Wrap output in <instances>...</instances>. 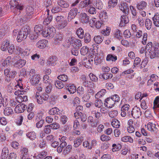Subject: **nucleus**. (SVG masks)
<instances>
[{"label": "nucleus", "instance_id": "1", "mask_svg": "<svg viewBox=\"0 0 159 159\" xmlns=\"http://www.w3.org/2000/svg\"><path fill=\"white\" fill-rule=\"evenodd\" d=\"M45 88V93H43L41 95L38 92H36V97L37 102L39 104H42L43 102V101H46L48 99L49 96L48 94L50 93L52 89V85L51 84L46 85Z\"/></svg>", "mask_w": 159, "mask_h": 159}, {"label": "nucleus", "instance_id": "2", "mask_svg": "<svg viewBox=\"0 0 159 159\" xmlns=\"http://www.w3.org/2000/svg\"><path fill=\"white\" fill-rule=\"evenodd\" d=\"M4 73L6 76L5 80L9 82L14 78L17 72L15 70H11L10 68H7L4 70Z\"/></svg>", "mask_w": 159, "mask_h": 159}, {"label": "nucleus", "instance_id": "3", "mask_svg": "<svg viewBox=\"0 0 159 159\" xmlns=\"http://www.w3.org/2000/svg\"><path fill=\"white\" fill-rule=\"evenodd\" d=\"M55 29L53 27L47 28L42 33V35L44 37H53L55 33Z\"/></svg>", "mask_w": 159, "mask_h": 159}, {"label": "nucleus", "instance_id": "4", "mask_svg": "<svg viewBox=\"0 0 159 159\" xmlns=\"http://www.w3.org/2000/svg\"><path fill=\"white\" fill-rule=\"evenodd\" d=\"M141 114L142 111L141 109L137 106L134 107L131 111L132 116L135 119L139 118L141 115Z\"/></svg>", "mask_w": 159, "mask_h": 159}, {"label": "nucleus", "instance_id": "5", "mask_svg": "<svg viewBox=\"0 0 159 159\" xmlns=\"http://www.w3.org/2000/svg\"><path fill=\"white\" fill-rule=\"evenodd\" d=\"M158 127V125L152 122H149L147 124L148 129L154 134H157L158 131V130L157 128Z\"/></svg>", "mask_w": 159, "mask_h": 159}, {"label": "nucleus", "instance_id": "6", "mask_svg": "<svg viewBox=\"0 0 159 159\" xmlns=\"http://www.w3.org/2000/svg\"><path fill=\"white\" fill-rule=\"evenodd\" d=\"M27 106L24 104H19L17 105L15 108V111L16 113H21L23 112Z\"/></svg>", "mask_w": 159, "mask_h": 159}, {"label": "nucleus", "instance_id": "7", "mask_svg": "<svg viewBox=\"0 0 159 159\" xmlns=\"http://www.w3.org/2000/svg\"><path fill=\"white\" fill-rule=\"evenodd\" d=\"M74 116L76 119H80L83 122L86 121L87 119L86 114L82 113L81 112H75L74 114Z\"/></svg>", "mask_w": 159, "mask_h": 159}, {"label": "nucleus", "instance_id": "8", "mask_svg": "<svg viewBox=\"0 0 159 159\" xmlns=\"http://www.w3.org/2000/svg\"><path fill=\"white\" fill-rule=\"evenodd\" d=\"M145 55L146 57H149L151 59H153L155 57H158L157 53L153 49L149 50L148 52H145Z\"/></svg>", "mask_w": 159, "mask_h": 159}, {"label": "nucleus", "instance_id": "9", "mask_svg": "<svg viewBox=\"0 0 159 159\" xmlns=\"http://www.w3.org/2000/svg\"><path fill=\"white\" fill-rule=\"evenodd\" d=\"M30 79V83L33 85H35L38 84L40 79V75H36L35 76Z\"/></svg>", "mask_w": 159, "mask_h": 159}, {"label": "nucleus", "instance_id": "10", "mask_svg": "<svg viewBox=\"0 0 159 159\" xmlns=\"http://www.w3.org/2000/svg\"><path fill=\"white\" fill-rule=\"evenodd\" d=\"M66 89L70 93H74L76 92V87L73 84L70 83L66 84Z\"/></svg>", "mask_w": 159, "mask_h": 159}, {"label": "nucleus", "instance_id": "11", "mask_svg": "<svg viewBox=\"0 0 159 159\" xmlns=\"http://www.w3.org/2000/svg\"><path fill=\"white\" fill-rule=\"evenodd\" d=\"M48 42L46 40H40L37 43L36 46L40 49L46 47Z\"/></svg>", "mask_w": 159, "mask_h": 159}, {"label": "nucleus", "instance_id": "12", "mask_svg": "<svg viewBox=\"0 0 159 159\" xmlns=\"http://www.w3.org/2000/svg\"><path fill=\"white\" fill-rule=\"evenodd\" d=\"M115 103V101L110 98H107L105 101L104 104L108 107H112Z\"/></svg>", "mask_w": 159, "mask_h": 159}, {"label": "nucleus", "instance_id": "13", "mask_svg": "<svg viewBox=\"0 0 159 159\" xmlns=\"http://www.w3.org/2000/svg\"><path fill=\"white\" fill-rule=\"evenodd\" d=\"M69 21L66 20H64L57 24L56 26L58 29H62L66 27Z\"/></svg>", "mask_w": 159, "mask_h": 159}, {"label": "nucleus", "instance_id": "14", "mask_svg": "<svg viewBox=\"0 0 159 159\" xmlns=\"http://www.w3.org/2000/svg\"><path fill=\"white\" fill-rule=\"evenodd\" d=\"M129 22V19L126 15H122L121 17V21L119 26L121 27L124 26L125 25Z\"/></svg>", "mask_w": 159, "mask_h": 159}, {"label": "nucleus", "instance_id": "15", "mask_svg": "<svg viewBox=\"0 0 159 159\" xmlns=\"http://www.w3.org/2000/svg\"><path fill=\"white\" fill-rule=\"evenodd\" d=\"M80 17L81 21L83 23H86L89 21V16L85 13H81Z\"/></svg>", "mask_w": 159, "mask_h": 159}, {"label": "nucleus", "instance_id": "16", "mask_svg": "<svg viewBox=\"0 0 159 159\" xmlns=\"http://www.w3.org/2000/svg\"><path fill=\"white\" fill-rule=\"evenodd\" d=\"M62 35L61 34H57L54 38V43L55 44H58L61 43L63 40Z\"/></svg>", "mask_w": 159, "mask_h": 159}, {"label": "nucleus", "instance_id": "17", "mask_svg": "<svg viewBox=\"0 0 159 159\" xmlns=\"http://www.w3.org/2000/svg\"><path fill=\"white\" fill-rule=\"evenodd\" d=\"M57 58L55 56L50 57L49 58L47 61L48 65L54 66L56 64V61Z\"/></svg>", "mask_w": 159, "mask_h": 159}, {"label": "nucleus", "instance_id": "18", "mask_svg": "<svg viewBox=\"0 0 159 159\" xmlns=\"http://www.w3.org/2000/svg\"><path fill=\"white\" fill-rule=\"evenodd\" d=\"M22 31L20 30L19 31L17 36L16 38L18 42L21 41L25 39L27 37H26V35L24 34L23 33L21 32Z\"/></svg>", "mask_w": 159, "mask_h": 159}, {"label": "nucleus", "instance_id": "19", "mask_svg": "<svg viewBox=\"0 0 159 159\" xmlns=\"http://www.w3.org/2000/svg\"><path fill=\"white\" fill-rule=\"evenodd\" d=\"M8 104L7 98H3L1 93L0 92V108L2 106L5 107L7 106Z\"/></svg>", "mask_w": 159, "mask_h": 159}, {"label": "nucleus", "instance_id": "20", "mask_svg": "<svg viewBox=\"0 0 159 159\" xmlns=\"http://www.w3.org/2000/svg\"><path fill=\"white\" fill-rule=\"evenodd\" d=\"M43 26L41 25H36L34 27V32L39 35L41 34L42 35V33L44 31L43 30Z\"/></svg>", "mask_w": 159, "mask_h": 159}, {"label": "nucleus", "instance_id": "21", "mask_svg": "<svg viewBox=\"0 0 159 159\" xmlns=\"http://www.w3.org/2000/svg\"><path fill=\"white\" fill-rule=\"evenodd\" d=\"M26 61L23 59H20L14 64V66L18 68H21L25 64Z\"/></svg>", "mask_w": 159, "mask_h": 159}, {"label": "nucleus", "instance_id": "22", "mask_svg": "<svg viewBox=\"0 0 159 159\" xmlns=\"http://www.w3.org/2000/svg\"><path fill=\"white\" fill-rule=\"evenodd\" d=\"M22 32L24 34L26 35V37H27L28 35L31 32V29L30 27L27 26L25 25L21 29Z\"/></svg>", "mask_w": 159, "mask_h": 159}, {"label": "nucleus", "instance_id": "23", "mask_svg": "<svg viewBox=\"0 0 159 159\" xmlns=\"http://www.w3.org/2000/svg\"><path fill=\"white\" fill-rule=\"evenodd\" d=\"M72 146L70 145H68L63 148L62 153L65 156L67 155L70 153L71 150Z\"/></svg>", "mask_w": 159, "mask_h": 159}, {"label": "nucleus", "instance_id": "24", "mask_svg": "<svg viewBox=\"0 0 159 159\" xmlns=\"http://www.w3.org/2000/svg\"><path fill=\"white\" fill-rule=\"evenodd\" d=\"M19 52L22 55L24 56H28L31 54V51L30 49L28 48L25 49V50H23L21 48L18 49Z\"/></svg>", "mask_w": 159, "mask_h": 159}, {"label": "nucleus", "instance_id": "25", "mask_svg": "<svg viewBox=\"0 0 159 159\" xmlns=\"http://www.w3.org/2000/svg\"><path fill=\"white\" fill-rule=\"evenodd\" d=\"M28 149L26 148H22L20 151V157H27L28 155Z\"/></svg>", "mask_w": 159, "mask_h": 159}, {"label": "nucleus", "instance_id": "26", "mask_svg": "<svg viewBox=\"0 0 159 159\" xmlns=\"http://www.w3.org/2000/svg\"><path fill=\"white\" fill-rule=\"evenodd\" d=\"M153 23L155 25L159 27V14L156 13L152 18Z\"/></svg>", "mask_w": 159, "mask_h": 159}, {"label": "nucleus", "instance_id": "27", "mask_svg": "<svg viewBox=\"0 0 159 159\" xmlns=\"http://www.w3.org/2000/svg\"><path fill=\"white\" fill-rule=\"evenodd\" d=\"M92 6V5H91L89 6V7H90L88 10H96V9L101 10L102 8L103 7V5L101 2L97 3L96 4V6H95V8Z\"/></svg>", "mask_w": 159, "mask_h": 159}, {"label": "nucleus", "instance_id": "28", "mask_svg": "<svg viewBox=\"0 0 159 159\" xmlns=\"http://www.w3.org/2000/svg\"><path fill=\"white\" fill-rule=\"evenodd\" d=\"M103 39L104 38L102 35H97L94 37L93 40L95 43L99 44L102 42Z\"/></svg>", "mask_w": 159, "mask_h": 159}, {"label": "nucleus", "instance_id": "29", "mask_svg": "<svg viewBox=\"0 0 159 159\" xmlns=\"http://www.w3.org/2000/svg\"><path fill=\"white\" fill-rule=\"evenodd\" d=\"M91 3V2L90 0H83L80 2L79 5L81 8H83L87 7Z\"/></svg>", "mask_w": 159, "mask_h": 159}, {"label": "nucleus", "instance_id": "30", "mask_svg": "<svg viewBox=\"0 0 159 159\" xmlns=\"http://www.w3.org/2000/svg\"><path fill=\"white\" fill-rule=\"evenodd\" d=\"M83 140V137H81L79 138H77L74 142V146L75 148L78 147L82 143Z\"/></svg>", "mask_w": 159, "mask_h": 159}, {"label": "nucleus", "instance_id": "31", "mask_svg": "<svg viewBox=\"0 0 159 159\" xmlns=\"http://www.w3.org/2000/svg\"><path fill=\"white\" fill-rule=\"evenodd\" d=\"M10 45L9 42L7 41H5L3 43L1 46V49L3 51H6Z\"/></svg>", "mask_w": 159, "mask_h": 159}, {"label": "nucleus", "instance_id": "32", "mask_svg": "<svg viewBox=\"0 0 159 159\" xmlns=\"http://www.w3.org/2000/svg\"><path fill=\"white\" fill-rule=\"evenodd\" d=\"M26 135L28 138L32 140H34L36 137V134L34 131L28 133L26 134Z\"/></svg>", "mask_w": 159, "mask_h": 159}, {"label": "nucleus", "instance_id": "33", "mask_svg": "<svg viewBox=\"0 0 159 159\" xmlns=\"http://www.w3.org/2000/svg\"><path fill=\"white\" fill-rule=\"evenodd\" d=\"M106 11H101L99 14V17L102 20L104 21L108 18V16L107 15V13Z\"/></svg>", "mask_w": 159, "mask_h": 159}, {"label": "nucleus", "instance_id": "34", "mask_svg": "<svg viewBox=\"0 0 159 159\" xmlns=\"http://www.w3.org/2000/svg\"><path fill=\"white\" fill-rule=\"evenodd\" d=\"M147 6V3L144 1H142L138 3L137 5V8L139 9H145Z\"/></svg>", "mask_w": 159, "mask_h": 159}, {"label": "nucleus", "instance_id": "35", "mask_svg": "<svg viewBox=\"0 0 159 159\" xmlns=\"http://www.w3.org/2000/svg\"><path fill=\"white\" fill-rule=\"evenodd\" d=\"M119 121L116 119H113L111 122V125L112 126L116 128H119L120 126Z\"/></svg>", "mask_w": 159, "mask_h": 159}, {"label": "nucleus", "instance_id": "36", "mask_svg": "<svg viewBox=\"0 0 159 159\" xmlns=\"http://www.w3.org/2000/svg\"><path fill=\"white\" fill-rule=\"evenodd\" d=\"M58 4L60 6L63 8H67L69 6V4L63 0H59L58 2Z\"/></svg>", "mask_w": 159, "mask_h": 159}, {"label": "nucleus", "instance_id": "37", "mask_svg": "<svg viewBox=\"0 0 159 159\" xmlns=\"http://www.w3.org/2000/svg\"><path fill=\"white\" fill-rule=\"evenodd\" d=\"M55 85L56 87L59 89H62L64 86L63 83L59 80H56L55 82Z\"/></svg>", "mask_w": 159, "mask_h": 159}, {"label": "nucleus", "instance_id": "38", "mask_svg": "<svg viewBox=\"0 0 159 159\" xmlns=\"http://www.w3.org/2000/svg\"><path fill=\"white\" fill-rule=\"evenodd\" d=\"M59 109L56 107L52 108L49 111L48 113L50 115H54L58 114Z\"/></svg>", "mask_w": 159, "mask_h": 159}, {"label": "nucleus", "instance_id": "39", "mask_svg": "<svg viewBox=\"0 0 159 159\" xmlns=\"http://www.w3.org/2000/svg\"><path fill=\"white\" fill-rule=\"evenodd\" d=\"M76 33L79 38L82 39L84 37V32L83 30L81 28H79L76 31Z\"/></svg>", "mask_w": 159, "mask_h": 159}, {"label": "nucleus", "instance_id": "40", "mask_svg": "<svg viewBox=\"0 0 159 159\" xmlns=\"http://www.w3.org/2000/svg\"><path fill=\"white\" fill-rule=\"evenodd\" d=\"M37 143L39 144V147L40 148H43L46 146V142L43 139H38Z\"/></svg>", "mask_w": 159, "mask_h": 159}, {"label": "nucleus", "instance_id": "41", "mask_svg": "<svg viewBox=\"0 0 159 159\" xmlns=\"http://www.w3.org/2000/svg\"><path fill=\"white\" fill-rule=\"evenodd\" d=\"M94 104L96 107L100 108L102 106L103 103L101 100L98 98L95 100Z\"/></svg>", "mask_w": 159, "mask_h": 159}, {"label": "nucleus", "instance_id": "42", "mask_svg": "<svg viewBox=\"0 0 159 159\" xmlns=\"http://www.w3.org/2000/svg\"><path fill=\"white\" fill-rule=\"evenodd\" d=\"M106 92V90L105 89H102L100 91L98 92L95 95V98H99L103 96Z\"/></svg>", "mask_w": 159, "mask_h": 159}, {"label": "nucleus", "instance_id": "43", "mask_svg": "<svg viewBox=\"0 0 159 159\" xmlns=\"http://www.w3.org/2000/svg\"><path fill=\"white\" fill-rule=\"evenodd\" d=\"M119 7L120 10H129V5L126 2L121 3Z\"/></svg>", "mask_w": 159, "mask_h": 159}, {"label": "nucleus", "instance_id": "44", "mask_svg": "<svg viewBox=\"0 0 159 159\" xmlns=\"http://www.w3.org/2000/svg\"><path fill=\"white\" fill-rule=\"evenodd\" d=\"M11 57H8L2 63V66H9L11 62Z\"/></svg>", "mask_w": 159, "mask_h": 159}, {"label": "nucleus", "instance_id": "45", "mask_svg": "<svg viewBox=\"0 0 159 159\" xmlns=\"http://www.w3.org/2000/svg\"><path fill=\"white\" fill-rule=\"evenodd\" d=\"M114 35L115 38L119 39L122 38V33H120V31L119 30H117L115 31Z\"/></svg>", "mask_w": 159, "mask_h": 159}, {"label": "nucleus", "instance_id": "46", "mask_svg": "<svg viewBox=\"0 0 159 159\" xmlns=\"http://www.w3.org/2000/svg\"><path fill=\"white\" fill-rule=\"evenodd\" d=\"M117 59V57L116 56H113L111 54H108L107 55L106 60L107 61H115Z\"/></svg>", "mask_w": 159, "mask_h": 159}, {"label": "nucleus", "instance_id": "47", "mask_svg": "<svg viewBox=\"0 0 159 159\" xmlns=\"http://www.w3.org/2000/svg\"><path fill=\"white\" fill-rule=\"evenodd\" d=\"M47 154L46 152L42 151L38 155L35 156L36 159H42L45 157Z\"/></svg>", "mask_w": 159, "mask_h": 159}, {"label": "nucleus", "instance_id": "48", "mask_svg": "<svg viewBox=\"0 0 159 159\" xmlns=\"http://www.w3.org/2000/svg\"><path fill=\"white\" fill-rule=\"evenodd\" d=\"M145 25L147 30H150L152 27V22L149 19H146L145 21Z\"/></svg>", "mask_w": 159, "mask_h": 159}, {"label": "nucleus", "instance_id": "49", "mask_svg": "<svg viewBox=\"0 0 159 159\" xmlns=\"http://www.w3.org/2000/svg\"><path fill=\"white\" fill-rule=\"evenodd\" d=\"M153 48L159 57V43H154L153 45Z\"/></svg>", "mask_w": 159, "mask_h": 159}, {"label": "nucleus", "instance_id": "50", "mask_svg": "<svg viewBox=\"0 0 159 159\" xmlns=\"http://www.w3.org/2000/svg\"><path fill=\"white\" fill-rule=\"evenodd\" d=\"M104 21L102 20L97 21L95 23V27L97 29H99L101 27H102L104 25Z\"/></svg>", "mask_w": 159, "mask_h": 159}, {"label": "nucleus", "instance_id": "51", "mask_svg": "<svg viewBox=\"0 0 159 159\" xmlns=\"http://www.w3.org/2000/svg\"><path fill=\"white\" fill-rule=\"evenodd\" d=\"M57 78L62 81L65 82L67 81L68 78L67 75L62 74L58 76Z\"/></svg>", "mask_w": 159, "mask_h": 159}, {"label": "nucleus", "instance_id": "52", "mask_svg": "<svg viewBox=\"0 0 159 159\" xmlns=\"http://www.w3.org/2000/svg\"><path fill=\"white\" fill-rule=\"evenodd\" d=\"M113 76V75L111 73H104L102 74V76L104 79L107 80L111 78Z\"/></svg>", "mask_w": 159, "mask_h": 159}, {"label": "nucleus", "instance_id": "53", "mask_svg": "<svg viewBox=\"0 0 159 159\" xmlns=\"http://www.w3.org/2000/svg\"><path fill=\"white\" fill-rule=\"evenodd\" d=\"M91 40V36L88 33H86L84 36V42L86 43H88L90 42Z\"/></svg>", "mask_w": 159, "mask_h": 159}, {"label": "nucleus", "instance_id": "54", "mask_svg": "<svg viewBox=\"0 0 159 159\" xmlns=\"http://www.w3.org/2000/svg\"><path fill=\"white\" fill-rule=\"evenodd\" d=\"M39 34L36 32L32 33L30 34L29 38L31 40H35L37 39Z\"/></svg>", "mask_w": 159, "mask_h": 159}, {"label": "nucleus", "instance_id": "55", "mask_svg": "<svg viewBox=\"0 0 159 159\" xmlns=\"http://www.w3.org/2000/svg\"><path fill=\"white\" fill-rule=\"evenodd\" d=\"M89 48L87 47L83 46L80 50V53L83 55L84 56L88 53L89 51Z\"/></svg>", "mask_w": 159, "mask_h": 159}, {"label": "nucleus", "instance_id": "56", "mask_svg": "<svg viewBox=\"0 0 159 159\" xmlns=\"http://www.w3.org/2000/svg\"><path fill=\"white\" fill-rule=\"evenodd\" d=\"M112 147L113 148L112 149L113 152L118 151L121 148V145L119 144L117 145L116 144H113L112 145Z\"/></svg>", "mask_w": 159, "mask_h": 159}, {"label": "nucleus", "instance_id": "57", "mask_svg": "<svg viewBox=\"0 0 159 159\" xmlns=\"http://www.w3.org/2000/svg\"><path fill=\"white\" fill-rule=\"evenodd\" d=\"M121 141L124 142H129L132 143L133 142V139L129 136H125L121 138Z\"/></svg>", "mask_w": 159, "mask_h": 159}, {"label": "nucleus", "instance_id": "58", "mask_svg": "<svg viewBox=\"0 0 159 159\" xmlns=\"http://www.w3.org/2000/svg\"><path fill=\"white\" fill-rule=\"evenodd\" d=\"M60 122L62 124L66 123L68 120L67 117L65 115H62L60 117Z\"/></svg>", "mask_w": 159, "mask_h": 159}, {"label": "nucleus", "instance_id": "59", "mask_svg": "<svg viewBox=\"0 0 159 159\" xmlns=\"http://www.w3.org/2000/svg\"><path fill=\"white\" fill-rule=\"evenodd\" d=\"M13 112L12 109L9 107H7L5 108L4 111V113L5 115L9 116Z\"/></svg>", "mask_w": 159, "mask_h": 159}, {"label": "nucleus", "instance_id": "60", "mask_svg": "<svg viewBox=\"0 0 159 159\" xmlns=\"http://www.w3.org/2000/svg\"><path fill=\"white\" fill-rule=\"evenodd\" d=\"M23 117L20 115L16 119V123L18 125H21L23 120Z\"/></svg>", "mask_w": 159, "mask_h": 159}, {"label": "nucleus", "instance_id": "61", "mask_svg": "<svg viewBox=\"0 0 159 159\" xmlns=\"http://www.w3.org/2000/svg\"><path fill=\"white\" fill-rule=\"evenodd\" d=\"M117 3V0H111L109 1L108 6L109 7H114L115 6H116Z\"/></svg>", "mask_w": 159, "mask_h": 159}, {"label": "nucleus", "instance_id": "62", "mask_svg": "<svg viewBox=\"0 0 159 159\" xmlns=\"http://www.w3.org/2000/svg\"><path fill=\"white\" fill-rule=\"evenodd\" d=\"M129 107L130 106L129 104H125L121 107V111H125L128 113V111L129 110Z\"/></svg>", "mask_w": 159, "mask_h": 159}, {"label": "nucleus", "instance_id": "63", "mask_svg": "<svg viewBox=\"0 0 159 159\" xmlns=\"http://www.w3.org/2000/svg\"><path fill=\"white\" fill-rule=\"evenodd\" d=\"M100 138L102 141H108L111 139V137L104 134L102 135Z\"/></svg>", "mask_w": 159, "mask_h": 159}, {"label": "nucleus", "instance_id": "64", "mask_svg": "<svg viewBox=\"0 0 159 159\" xmlns=\"http://www.w3.org/2000/svg\"><path fill=\"white\" fill-rule=\"evenodd\" d=\"M77 11H70L68 14V18L72 19L77 15Z\"/></svg>", "mask_w": 159, "mask_h": 159}]
</instances>
